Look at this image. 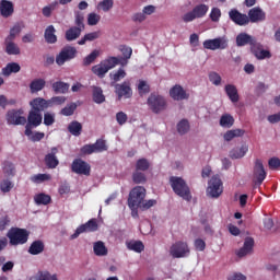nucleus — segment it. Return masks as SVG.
I'll return each instance as SVG.
<instances>
[{
  "mask_svg": "<svg viewBox=\"0 0 280 280\" xmlns=\"http://www.w3.org/2000/svg\"><path fill=\"white\" fill-rule=\"evenodd\" d=\"M170 185L176 196H179L183 200H187V202L191 200V190L183 177L171 176Z\"/></svg>",
  "mask_w": 280,
  "mask_h": 280,
  "instance_id": "f257e3e1",
  "label": "nucleus"
},
{
  "mask_svg": "<svg viewBox=\"0 0 280 280\" xmlns=\"http://www.w3.org/2000/svg\"><path fill=\"white\" fill-rule=\"evenodd\" d=\"M7 237L9 238V244L11 246H20L27 244V241L30 240V232L25 229L12 228L7 233Z\"/></svg>",
  "mask_w": 280,
  "mask_h": 280,
  "instance_id": "f03ea898",
  "label": "nucleus"
},
{
  "mask_svg": "<svg viewBox=\"0 0 280 280\" xmlns=\"http://www.w3.org/2000/svg\"><path fill=\"white\" fill-rule=\"evenodd\" d=\"M147 190L143 186H136L129 192L128 207L131 209H139L143 200H145Z\"/></svg>",
  "mask_w": 280,
  "mask_h": 280,
  "instance_id": "7ed1b4c3",
  "label": "nucleus"
},
{
  "mask_svg": "<svg viewBox=\"0 0 280 280\" xmlns=\"http://www.w3.org/2000/svg\"><path fill=\"white\" fill-rule=\"evenodd\" d=\"M23 115H25L23 108L9 109L5 115L7 122L9 126H25L27 124V118Z\"/></svg>",
  "mask_w": 280,
  "mask_h": 280,
  "instance_id": "20e7f679",
  "label": "nucleus"
},
{
  "mask_svg": "<svg viewBox=\"0 0 280 280\" xmlns=\"http://www.w3.org/2000/svg\"><path fill=\"white\" fill-rule=\"evenodd\" d=\"M147 104L152 113H155V115H159V113L165 110V108L167 107V102L165 101V97L155 93L150 94Z\"/></svg>",
  "mask_w": 280,
  "mask_h": 280,
  "instance_id": "39448f33",
  "label": "nucleus"
},
{
  "mask_svg": "<svg viewBox=\"0 0 280 280\" xmlns=\"http://www.w3.org/2000/svg\"><path fill=\"white\" fill-rule=\"evenodd\" d=\"M189 245L187 242L177 241L170 248V255L173 259H183L189 257Z\"/></svg>",
  "mask_w": 280,
  "mask_h": 280,
  "instance_id": "423d86ee",
  "label": "nucleus"
},
{
  "mask_svg": "<svg viewBox=\"0 0 280 280\" xmlns=\"http://www.w3.org/2000/svg\"><path fill=\"white\" fill-rule=\"evenodd\" d=\"M40 124H43V114L31 109L27 115L24 135L32 137L33 128H38Z\"/></svg>",
  "mask_w": 280,
  "mask_h": 280,
  "instance_id": "0eeeda50",
  "label": "nucleus"
},
{
  "mask_svg": "<svg viewBox=\"0 0 280 280\" xmlns=\"http://www.w3.org/2000/svg\"><path fill=\"white\" fill-rule=\"evenodd\" d=\"M78 56V49L73 46H65L60 52L56 56V62L58 67H62L65 62L73 60Z\"/></svg>",
  "mask_w": 280,
  "mask_h": 280,
  "instance_id": "6e6552de",
  "label": "nucleus"
},
{
  "mask_svg": "<svg viewBox=\"0 0 280 280\" xmlns=\"http://www.w3.org/2000/svg\"><path fill=\"white\" fill-rule=\"evenodd\" d=\"M207 12H209V5L198 4L190 12L183 15V21L184 23H191V21H196V19L207 16Z\"/></svg>",
  "mask_w": 280,
  "mask_h": 280,
  "instance_id": "1a4fd4ad",
  "label": "nucleus"
},
{
  "mask_svg": "<svg viewBox=\"0 0 280 280\" xmlns=\"http://www.w3.org/2000/svg\"><path fill=\"white\" fill-rule=\"evenodd\" d=\"M224 189L222 188V179L218 176H212L208 182L207 194L210 198H220Z\"/></svg>",
  "mask_w": 280,
  "mask_h": 280,
  "instance_id": "9d476101",
  "label": "nucleus"
},
{
  "mask_svg": "<svg viewBox=\"0 0 280 280\" xmlns=\"http://www.w3.org/2000/svg\"><path fill=\"white\" fill-rule=\"evenodd\" d=\"M108 150V145H106V140L97 139L93 144H84L81 148V154H94L100 152H106Z\"/></svg>",
  "mask_w": 280,
  "mask_h": 280,
  "instance_id": "9b49d317",
  "label": "nucleus"
},
{
  "mask_svg": "<svg viewBox=\"0 0 280 280\" xmlns=\"http://www.w3.org/2000/svg\"><path fill=\"white\" fill-rule=\"evenodd\" d=\"M229 47V39L225 36L213 39H206L203 42V49L215 51L217 49H226Z\"/></svg>",
  "mask_w": 280,
  "mask_h": 280,
  "instance_id": "f8f14e48",
  "label": "nucleus"
},
{
  "mask_svg": "<svg viewBox=\"0 0 280 280\" xmlns=\"http://www.w3.org/2000/svg\"><path fill=\"white\" fill-rule=\"evenodd\" d=\"M71 171L80 176H91V164L82 159H74L71 164Z\"/></svg>",
  "mask_w": 280,
  "mask_h": 280,
  "instance_id": "ddd939ff",
  "label": "nucleus"
},
{
  "mask_svg": "<svg viewBox=\"0 0 280 280\" xmlns=\"http://www.w3.org/2000/svg\"><path fill=\"white\" fill-rule=\"evenodd\" d=\"M97 220L91 219L85 224H81L79 228H77L75 232L71 235V240H78L82 233H93L97 231Z\"/></svg>",
  "mask_w": 280,
  "mask_h": 280,
  "instance_id": "4468645a",
  "label": "nucleus"
},
{
  "mask_svg": "<svg viewBox=\"0 0 280 280\" xmlns=\"http://www.w3.org/2000/svg\"><path fill=\"white\" fill-rule=\"evenodd\" d=\"M266 170L264 168V162L261 160H256L254 165V185L260 187V185L266 180Z\"/></svg>",
  "mask_w": 280,
  "mask_h": 280,
  "instance_id": "2eb2a0df",
  "label": "nucleus"
},
{
  "mask_svg": "<svg viewBox=\"0 0 280 280\" xmlns=\"http://www.w3.org/2000/svg\"><path fill=\"white\" fill-rule=\"evenodd\" d=\"M114 88L118 100H121V97H125V100H130V97H132V88L130 86L129 81L116 83L114 84Z\"/></svg>",
  "mask_w": 280,
  "mask_h": 280,
  "instance_id": "dca6fc26",
  "label": "nucleus"
},
{
  "mask_svg": "<svg viewBox=\"0 0 280 280\" xmlns=\"http://www.w3.org/2000/svg\"><path fill=\"white\" fill-rule=\"evenodd\" d=\"M58 148L54 147L50 150V153L46 154L44 158V162L48 170H56L58 165H60V161L58 160Z\"/></svg>",
  "mask_w": 280,
  "mask_h": 280,
  "instance_id": "f3484780",
  "label": "nucleus"
},
{
  "mask_svg": "<svg viewBox=\"0 0 280 280\" xmlns=\"http://www.w3.org/2000/svg\"><path fill=\"white\" fill-rule=\"evenodd\" d=\"M252 54H254L257 60H266V58H272V54L269 50H265L261 44L253 43L250 46Z\"/></svg>",
  "mask_w": 280,
  "mask_h": 280,
  "instance_id": "a211bd4d",
  "label": "nucleus"
},
{
  "mask_svg": "<svg viewBox=\"0 0 280 280\" xmlns=\"http://www.w3.org/2000/svg\"><path fill=\"white\" fill-rule=\"evenodd\" d=\"M229 16L231 19V21H233V23H235L236 25H248V23H250V20H248V15L244 14V13H240V11H237V9H232L229 12Z\"/></svg>",
  "mask_w": 280,
  "mask_h": 280,
  "instance_id": "6ab92c4d",
  "label": "nucleus"
},
{
  "mask_svg": "<svg viewBox=\"0 0 280 280\" xmlns=\"http://www.w3.org/2000/svg\"><path fill=\"white\" fill-rule=\"evenodd\" d=\"M170 97L175 102H183V100H187L189 97V94L179 84H176L171 88Z\"/></svg>",
  "mask_w": 280,
  "mask_h": 280,
  "instance_id": "aec40b11",
  "label": "nucleus"
},
{
  "mask_svg": "<svg viewBox=\"0 0 280 280\" xmlns=\"http://www.w3.org/2000/svg\"><path fill=\"white\" fill-rule=\"evenodd\" d=\"M30 106L31 110L42 114L43 112L47 110V108H49V103L43 97H36L30 102Z\"/></svg>",
  "mask_w": 280,
  "mask_h": 280,
  "instance_id": "412c9836",
  "label": "nucleus"
},
{
  "mask_svg": "<svg viewBox=\"0 0 280 280\" xmlns=\"http://www.w3.org/2000/svg\"><path fill=\"white\" fill-rule=\"evenodd\" d=\"M247 19L249 23H261L262 21H266V12L259 7L253 8L248 11Z\"/></svg>",
  "mask_w": 280,
  "mask_h": 280,
  "instance_id": "4be33fe9",
  "label": "nucleus"
},
{
  "mask_svg": "<svg viewBox=\"0 0 280 280\" xmlns=\"http://www.w3.org/2000/svg\"><path fill=\"white\" fill-rule=\"evenodd\" d=\"M0 14L3 19H10L14 14V3L9 0L0 1Z\"/></svg>",
  "mask_w": 280,
  "mask_h": 280,
  "instance_id": "5701e85b",
  "label": "nucleus"
},
{
  "mask_svg": "<svg viewBox=\"0 0 280 280\" xmlns=\"http://www.w3.org/2000/svg\"><path fill=\"white\" fill-rule=\"evenodd\" d=\"M255 247V240L250 236H247L244 241V245L236 253L237 257H246V255H250L253 253V248Z\"/></svg>",
  "mask_w": 280,
  "mask_h": 280,
  "instance_id": "b1692460",
  "label": "nucleus"
},
{
  "mask_svg": "<svg viewBox=\"0 0 280 280\" xmlns=\"http://www.w3.org/2000/svg\"><path fill=\"white\" fill-rule=\"evenodd\" d=\"M4 51L8 54V56H19L21 54V48L16 43H14V39H4Z\"/></svg>",
  "mask_w": 280,
  "mask_h": 280,
  "instance_id": "393cba45",
  "label": "nucleus"
},
{
  "mask_svg": "<svg viewBox=\"0 0 280 280\" xmlns=\"http://www.w3.org/2000/svg\"><path fill=\"white\" fill-rule=\"evenodd\" d=\"M119 51L122 54V57H118L120 66L126 67L130 58H132V48L126 45L119 46Z\"/></svg>",
  "mask_w": 280,
  "mask_h": 280,
  "instance_id": "a878e982",
  "label": "nucleus"
},
{
  "mask_svg": "<svg viewBox=\"0 0 280 280\" xmlns=\"http://www.w3.org/2000/svg\"><path fill=\"white\" fill-rule=\"evenodd\" d=\"M224 91L233 104H237V102H240V93L234 84H226Z\"/></svg>",
  "mask_w": 280,
  "mask_h": 280,
  "instance_id": "bb28decb",
  "label": "nucleus"
},
{
  "mask_svg": "<svg viewBox=\"0 0 280 280\" xmlns=\"http://www.w3.org/2000/svg\"><path fill=\"white\" fill-rule=\"evenodd\" d=\"M44 38L49 45L58 43V37L56 36V28L54 27V25L47 26L44 33Z\"/></svg>",
  "mask_w": 280,
  "mask_h": 280,
  "instance_id": "cd10ccee",
  "label": "nucleus"
},
{
  "mask_svg": "<svg viewBox=\"0 0 280 280\" xmlns=\"http://www.w3.org/2000/svg\"><path fill=\"white\" fill-rule=\"evenodd\" d=\"M255 43V39H253V36L246 34V33H241L236 36V45L237 47H244L246 45H252Z\"/></svg>",
  "mask_w": 280,
  "mask_h": 280,
  "instance_id": "c85d7f7f",
  "label": "nucleus"
},
{
  "mask_svg": "<svg viewBox=\"0 0 280 280\" xmlns=\"http://www.w3.org/2000/svg\"><path fill=\"white\" fill-rule=\"evenodd\" d=\"M244 135H246V131L244 129H231L224 133L223 139L224 141H233V139L244 137Z\"/></svg>",
  "mask_w": 280,
  "mask_h": 280,
  "instance_id": "c756f323",
  "label": "nucleus"
},
{
  "mask_svg": "<svg viewBox=\"0 0 280 280\" xmlns=\"http://www.w3.org/2000/svg\"><path fill=\"white\" fill-rule=\"evenodd\" d=\"M93 252L96 257H105V255H108V248H106V245L102 241L94 243Z\"/></svg>",
  "mask_w": 280,
  "mask_h": 280,
  "instance_id": "7c9ffc66",
  "label": "nucleus"
},
{
  "mask_svg": "<svg viewBox=\"0 0 280 280\" xmlns=\"http://www.w3.org/2000/svg\"><path fill=\"white\" fill-rule=\"evenodd\" d=\"M44 250L45 243H43V241L40 240L34 241L28 248L30 255H40V253H43Z\"/></svg>",
  "mask_w": 280,
  "mask_h": 280,
  "instance_id": "2f4dec72",
  "label": "nucleus"
},
{
  "mask_svg": "<svg viewBox=\"0 0 280 280\" xmlns=\"http://www.w3.org/2000/svg\"><path fill=\"white\" fill-rule=\"evenodd\" d=\"M82 34V30L78 26H72L68 31H66V40L71 43V40H75L80 38Z\"/></svg>",
  "mask_w": 280,
  "mask_h": 280,
  "instance_id": "473e14b6",
  "label": "nucleus"
},
{
  "mask_svg": "<svg viewBox=\"0 0 280 280\" xmlns=\"http://www.w3.org/2000/svg\"><path fill=\"white\" fill-rule=\"evenodd\" d=\"M93 91V102L95 104H104L106 102V96H104V91L100 86H92Z\"/></svg>",
  "mask_w": 280,
  "mask_h": 280,
  "instance_id": "72a5a7b5",
  "label": "nucleus"
},
{
  "mask_svg": "<svg viewBox=\"0 0 280 280\" xmlns=\"http://www.w3.org/2000/svg\"><path fill=\"white\" fill-rule=\"evenodd\" d=\"M102 36V31H95L92 33L85 34L79 42L78 45H86L88 42L97 40Z\"/></svg>",
  "mask_w": 280,
  "mask_h": 280,
  "instance_id": "f704fd0d",
  "label": "nucleus"
},
{
  "mask_svg": "<svg viewBox=\"0 0 280 280\" xmlns=\"http://www.w3.org/2000/svg\"><path fill=\"white\" fill-rule=\"evenodd\" d=\"M45 84H47L45 79H34L30 83L31 93H38L39 91H43L45 89Z\"/></svg>",
  "mask_w": 280,
  "mask_h": 280,
  "instance_id": "c9c22d12",
  "label": "nucleus"
},
{
  "mask_svg": "<svg viewBox=\"0 0 280 280\" xmlns=\"http://www.w3.org/2000/svg\"><path fill=\"white\" fill-rule=\"evenodd\" d=\"M68 131L73 137H80L82 135V124L78 120H73L68 125Z\"/></svg>",
  "mask_w": 280,
  "mask_h": 280,
  "instance_id": "e433bc0d",
  "label": "nucleus"
},
{
  "mask_svg": "<svg viewBox=\"0 0 280 280\" xmlns=\"http://www.w3.org/2000/svg\"><path fill=\"white\" fill-rule=\"evenodd\" d=\"M107 72L108 70L103 61L92 67V73H94V75H97V78H106Z\"/></svg>",
  "mask_w": 280,
  "mask_h": 280,
  "instance_id": "4c0bfd02",
  "label": "nucleus"
},
{
  "mask_svg": "<svg viewBox=\"0 0 280 280\" xmlns=\"http://www.w3.org/2000/svg\"><path fill=\"white\" fill-rule=\"evenodd\" d=\"M127 248L128 250H133L135 253H143L145 246L141 241H130L127 242Z\"/></svg>",
  "mask_w": 280,
  "mask_h": 280,
  "instance_id": "58836bf2",
  "label": "nucleus"
},
{
  "mask_svg": "<svg viewBox=\"0 0 280 280\" xmlns=\"http://www.w3.org/2000/svg\"><path fill=\"white\" fill-rule=\"evenodd\" d=\"M102 62L103 65H105V69H107V71H110V69H115L117 65H121V61L118 57H108L104 59Z\"/></svg>",
  "mask_w": 280,
  "mask_h": 280,
  "instance_id": "ea45409f",
  "label": "nucleus"
},
{
  "mask_svg": "<svg viewBox=\"0 0 280 280\" xmlns=\"http://www.w3.org/2000/svg\"><path fill=\"white\" fill-rule=\"evenodd\" d=\"M52 91L54 93H68L69 92V83H65L62 81H57L52 83Z\"/></svg>",
  "mask_w": 280,
  "mask_h": 280,
  "instance_id": "a19ab883",
  "label": "nucleus"
},
{
  "mask_svg": "<svg viewBox=\"0 0 280 280\" xmlns=\"http://www.w3.org/2000/svg\"><path fill=\"white\" fill-rule=\"evenodd\" d=\"M2 172L4 176H14L16 168L14 167V163L10 161L2 162Z\"/></svg>",
  "mask_w": 280,
  "mask_h": 280,
  "instance_id": "79ce46f5",
  "label": "nucleus"
},
{
  "mask_svg": "<svg viewBox=\"0 0 280 280\" xmlns=\"http://www.w3.org/2000/svg\"><path fill=\"white\" fill-rule=\"evenodd\" d=\"M21 66L16 62H10L2 69L3 75H10L11 73H19Z\"/></svg>",
  "mask_w": 280,
  "mask_h": 280,
  "instance_id": "37998d69",
  "label": "nucleus"
},
{
  "mask_svg": "<svg viewBox=\"0 0 280 280\" xmlns=\"http://www.w3.org/2000/svg\"><path fill=\"white\" fill-rule=\"evenodd\" d=\"M246 152H248V147L242 145L241 148L233 149L230 152L231 159H243V156H246Z\"/></svg>",
  "mask_w": 280,
  "mask_h": 280,
  "instance_id": "c03bdc74",
  "label": "nucleus"
},
{
  "mask_svg": "<svg viewBox=\"0 0 280 280\" xmlns=\"http://www.w3.org/2000/svg\"><path fill=\"white\" fill-rule=\"evenodd\" d=\"M233 124H235V118L230 114H224L220 118V126L222 128H232Z\"/></svg>",
  "mask_w": 280,
  "mask_h": 280,
  "instance_id": "a18cd8bd",
  "label": "nucleus"
},
{
  "mask_svg": "<svg viewBox=\"0 0 280 280\" xmlns=\"http://www.w3.org/2000/svg\"><path fill=\"white\" fill-rule=\"evenodd\" d=\"M100 58V50L94 49L90 55L83 59V67H91L95 60Z\"/></svg>",
  "mask_w": 280,
  "mask_h": 280,
  "instance_id": "49530a36",
  "label": "nucleus"
},
{
  "mask_svg": "<svg viewBox=\"0 0 280 280\" xmlns=\"http://www.w3.org/2000/svg\"><path fill=\"white\" fill-rule=\"evenodd\" d=\"M34 200L36 202V205H49L51 202V196L45 194V192H40V194H37L35 197H34Z\"/></svg>",
  "mask_w": 280,
  "mask_h": 280,
  "instance_id": "de8ad7c7",
  "label": "nucleus"
},
{
  "mask_svg": "<svg viewBox=\"0 0 280 280\" xmlns=\"http://www.w3.org/2000/svg\"><path fill=\"white\" fill-rule=\"evenodd\" d=\"M48 101V108H54V106H62L67 102V96H52Z\"/></svg>",
  "mask_w": 280,
  "mask_h": 280,
  "instance_id": "09e8293b",
  "label": "nucleus"
},
{
  "mask_svg": "<svg viewBox=\"0 0 280 280\" xmlns=\"http://www.w3.org/2000/svg\"><path fill=\"white\" fill-rule=\"evenodd\" d=\"M148 170H150V161L148 159L142 158L136 162L137 172H148Z\"/></svg>",
  "mask_w": 280,
  "mask_h": 280,
  "instance_id": "8fccbe9b",
  "label": "nucleus"
},
{
  "mask_svg": "<svg viewBox=\"0 0 280 280\" xmlns=\"http://www.w3.org/2000/svg\"><path fill=\"white\" fill-rule=\"evenodd\" d=\"M78 105L75 103H70L60 110V115L63 117H71L75 113Z\"/></svg>",
  "mask_w": 280,
  "mask_h": 280,
  "instance_id": "3c124183",
  "label": "nucleus"
},
{
  "mask_svg": "<svg viewBox=\"0 0 280 280\" xmlns=\"http://www.w3.org/2000/svg\"><path fill=\"white\" fill-rule=\"evenodd\" d=\"M126 75L127 73H126V70H124V68H119L117 71L109 73V78L114 82H120V80H124Z\"/></svg>",
  "mask_w": 280,
  "mask_h": 280,
  "instance_id": "603ef678",
  "label": "nucleus"
},
{
  "mask_svg": "<svg viewBox=\"0 0 280 280\" xmlns=\"http://www.w3.org/2000/svg\"><path fill=\"white\" fill-rule=\"evenodd\" d=\"M138 93L140 97L148 95V93H150V84H148L147 81L140 80L138 83Z\"/></svg>",
  "mask_w": 280,
  "mask_h": 280,
  "instance_id": "864d4df0",
  "label": "nucleus"
},
{
  "mask_svg": "<svg viewBox=\"0 0 280 280\" xmlns=\"http://www.w3.org/2000/svg\"><path fill=\"white\" fill-rule=\"evenodd\" d=\"M113 5H115V1L103 0V1L98 2L97 9L103 10V12H110V10H113Z\"/></svg>",
  "mask_w": 280,
  "mask_h": 280,
  "instance_id": "5fc2aeb1",
  "label": "nucleus"
},
{
  "mask_svg": "<svg viewBox=\"0 0 280 280\" xmlns=\"http://www.w3.org/2000/svg\"><path fill=\"white\" fill-rule=\"evenodd\" d=\"M23 27L21 26L20 23H16L11 30H10V34L9 36H7L5 38L9 40H14L16 38V36H19V34L22 32Z\"/></svg>",
  "mask_w": 280,
  "mask_h": 280,
  "instance_id": "6e6d98bb",
  "label": "nucleus"
},
{
  "mask_svg": "<svg viewBox=\"0 0 280 280\" xmlns=\"http://www.w3.org/2000/svg\"><path fill=\"white\" fill-rule=\"evenodd\" d=\"M177 131L179 135H187V132H189V121L187 119H182L177 124Z\"/></svg>",
  "mask_w": 280,
  "mask_h": 280,
  "instance_id": "4d7b16f0",
  "label": "nucleus"
},
{
  "mask_svg": "<svg viewBox=\"0 0 280 280\" xmlns=\"http://www.w3.org/2000/svg\"><path fill=\"white\" fill-rule=\"evenodd\" d=\"M14 188V184L10 179H3L0 183V190L2 194H9V191H12Z\"/></svg>",
  "mask_w": 280,
  "mask_h": 280,
  "instance_id": "13d9d810",
  "label": "nucleus"
},
{
  "mask_svg": "<svg viewBox=\"0 0 280 280\" xmlns=\"http://www.w3.org/2000/svg\"><path fill=\"white\" fill-rule=\"evenodd\" d=\"M32 183H45V180H51V175L49 174H37V175H33L31 177Z\"/></svg>",
  "mask_w": 280,
  "mask_h": 280,
  "instance_id": "bf43d9fd",
  "label": "nucleus"
},
{
  "mask_svg": "<svg viewBox=\"0 0 280 280\" xmlns=\"http://www.w3.org/2000/svg\"><path fill=\"white\" fill-rule=\"evenodd\" d=\"M74 23L75 27H80L82 31L84 30V13L77 11L74 13Z\"/></svg>",
  "mask_w": 280,
  "mask_h": 280,
  "instance_id": "052dcab7",
  "label": "nucleus"
},
{
  "mask_svg": "<svg viewBox=\"0 0 280 280\" xmlns=\"http://www.w3.org/2000/svg\"><path fill=\"white\" fill-rule=\"evenodd\" d=\"M132 180L136 185H141V184L145 183V180H148V179L145 178V174H143L139 171H136L132 174Z\"/></svg>",
  "mask_w": 280,
  "mask_h": 280,
  "instance_id": "680f3d73",
  "label": "nucleus"
},
{
  "mask_svg": "<svg viewBox=\"0 0 280 280\" xmlns=\"http://www.w3.org/2000/svg\"><path fill=\"white\" fill-rule=\"evenodd\" d=\"M56 124V114L46 112L44 114V126H54Z\"/></svg>",
  "mask_w": 280,
  "mask_h": 280,
  "instance_id": "e2e57ef3",
  "label": "nucleus"
},
{
  "mask_svg": "<svg viewBox=\"0 0 280 280\" xmlns=\"http://www.w3.org/2000/svg\"><path fill=\"white\" fill-rule=\"evenodd\" d=\"M101 20L102 16L100 14L92 12L88 15V25H97V23H100Z\"/></svg>",
  "mask_w": 280,
  "mask_h": 280,
  "instance_id": "0e129e2a",
  "label": "nucleus"
},
{
  "mask_svg": "<svg viewBox=\"0 0 280 280\" xmlns=\"http://www.w3.org/2000/svg\"><path fill=\"white\" fill-rule=\"evenodd\" d=\"M154 205H156V200H154V199H149V200L143 199V201L140 203L138 209H141L142 211H148V209H152V207H154Z\"/></svg>",
  "mask_w": 280,
  "mask_h": 280,
  "instance_id": "69168bd1",
  "label": "nucleus"
},
{
  "mask_svg": "<svg viewBox=\"0 0 280 280\" xmlns=\"http://www.w3.org/2000/svg\"><path fill=\"white\" fill-rule=\"evenodd\" d=\"M221 16H222V11L220 10V8L214 7L211 9L210 19L213 23H218Z\"/></svg>",
  "mask_w": 280,
  "mask_h": 280,
  "instance_id": "338daca9",
  "label": "nucleus"
},
{
  "mask_svg": "<svg viewBox=\"0 0 280 280\" xmlns=\"http://www.w3.org/2000/svg\"><path fill=\"white\" fill-rule=\"evenodd\" d=\"M209 81L214 84V86H220L222 84V77L218 72L209 73Z\"/></svg>",
  "mask_w": 280,
  "mask_h": 280,
  "instance_id": "774afa93",
  "label": "nucleus"
}]
</instances>
